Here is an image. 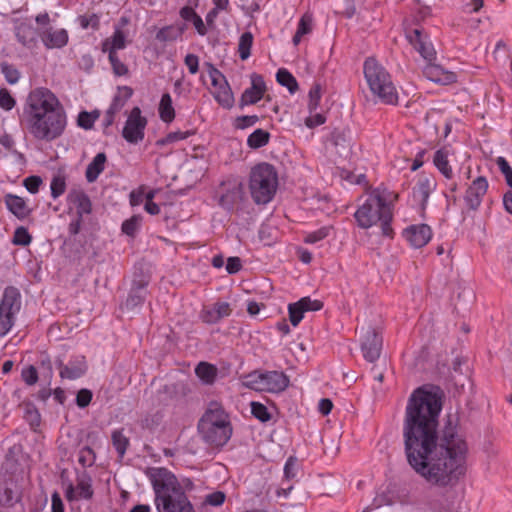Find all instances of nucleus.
I'll return each mask as SVG.
<instances>
[{
    "mask_svg": "<svg viewBox=\"0 0 512 512\" xmlns=\"http://www.w3.org/2000/svg\"><path fill=\"white\" fill-rule=\"evenodd\" d=\"M441 409L437 393L423 388L412 393L403 423L405 454L409 465L428 484L454 488L466 474L469 448L456 416L448 415L438 434Z\"/></svg>",
    "mask_w": 512,
    "mask_h": 512,
    "instance_id": "f257e3e1",
    "label": "nucleus"
},
{
    "mask_svg": "<svg viewBox=\"0 0 512 512\" xmlns=\"http://www.w3.org/2000/svg\"><path fill=\"white\" fill-rule=\"evenodd\" d=\"M24 121L29 133L37 140L59 138L67 125L66 112L59 99L47 88H36L28 95Z\"/></svg>",
    "mask_w": 512,
    "mask_h": 512,
    "instance_id": "f03ea898",
    "label": "nucleus"
},
{
    "mask_svg": "<svg viewBox=\"0 0 512 512\" xmlns=\"http://www.w3.org/2000/svg\"><path fill=\"white\" fill-rule=\"evenodd\" d=\"M149 478L155 492L158 512H195L184 489L166 468H153Z\"/></svg>",
    "mask_w": 512,
    "mask_h": 512,
    "instance_id": "7ed1b4c3",
    "label": "nucleus"
},
{
    "mask_svg": "<svg viewBox=\"0 0 512 512\" xmlns=\"http://www.w3.org/2000/svg\"><path fill=\"white\" fill-rule=\"evenodd\" d=\"M354 216L361 228L367 229L380 223L382 234L392 237L393 229L390 225L393 217L392 203L383 194H369L359 205Z\"/></svg>",
    "mask_w": 512,
    "mask_h": 512,
    "instance_id": "20e7f679",
    "label": "nucleus"
},
{
    "mask_svg": "<svg viewBox=\"0 0 512 512\" xmlns=\"http://www.w3.org/2000/svg\"><path fill=\"white\" fill-rule=\"evenodd\" d=\"M364 76L373 95L385 104L395 105L398 94L388 71L373 57L365 60Z\"/></svg>",
    "mask_w": 512,
    "mask_h": 512,
    "instance_id": "39448f33",
    "label": "nucleus"
},
{
    "mask_svg": "<svg viewBox=\"0 0 512 512\" xmlns=\"http://www.w3.org/2000/svg\"><path fill=\"white\" fill-rule=\"evenodd\" d=\"M53 198H57L62 194H51ZM68 205V213L72 217L69 225L68 232L71 236L79 234L89 215L92 212V203L86 194H64Z\"/></svg>",
    "mask_w": 512,
    "mask_h": 512,
    "instance_id": "423d86ee",
    "label": "nucleus"
},
{
    "mask_svg": "<svg viewBox=\"0 0 512 512\" xmlns=\"http://www.w3.org/2000/svg\"><path fill=\"white\" fill-rule=\"evenodd\" d=\"M251 192H276L278 188V173L269 163L262 162L251 169L249 180Z\"/></svg>",
    "mask_w": 512,
    "mask_h": 512,
    "instance_id": "0eeeda50",
    "label": "nucleus"
},
{
    "mask_svg": "<svg viewBox=\"0 0 512 512\" xmlns=\"http://www.w3.org/2000/svg\"><path fill=\"white\" fill-rule=\"evenodd\" d=\"M207 66L208 73L211 78V83L214 87L212 94L215 100L223 108H232L235 99L225 76L217 68H215L213 64L207 63Z\"/></svg>",
    "mask_w": 512,
    "mask_h": 512,
    "instance_id": "6e6552de",
    "label": "nucleus"
},
{
    "mask_svg": "<svg viewBox=\"0 0 512 512\" xmlns=\"http://www.w3.org/2000/svg\"><path fill=\"white\" fill-rule=\"evenodd\" d=\"M147 125V120L145 117L141 116V110L139 107H134L122 130L123 138L129 142L136 144L143 140L144 138V130Z\"/></svg>",
    "mask_w": 512,
    "mask_h": 512,
    "instance_id": "1a4fd4ad",
    "label": "nucleus"
},
{
    "mask_svg": "<svg viewBox=\"0 0 512 512\" xmlns=\"http://www.w3.org/2000/svg\"><path fill=\"white\" fill-rule=\"evenodd\" d=\"M202 439L212 446L225 445L232 435L230 424H198Z\"/></svg>",
    "mask_w": 512,
    "mask_h": 512,
    "instance_id": "9d476101",
    "label": "nucleus"
},
{
    "mask_svg": "<svg viewBox=\"0 0 512 512\" xmlns=\"http://www.w3.org/2000/svg\"><path fill=\"white\" fill-rule=\"evenodd\" d=\"M406 37L427 63H432L436 59V51L432 43L420 28L406 29Z\"/></svg>",
    "mask_w": 512,
    "mask_h": 512,
    "instance_id": "9b49d317",
    "label": "nucleus"
},
{
    "mask_svg": "<svg viewBox=\"0 0 512 512\" xmlns=\"http://www.w3.org/2000/svg\"><path fill=\"white\" fill-rule=\"evenodd\" d=\"M250 79L251 87L244 90L239 100V106L241 108L246 105L256 104L263 98L266 92V84L262 75L252 73Z\"/></svg>",
    "mask_w": 512,
    "mask_h": 512,
    "instance_id": "f8f14e48",
    "label": "nucleus"
},
{
    "mask_svg": "<svg viewBox=\"0 0 512 512\" xmlns=\"http://www.w3.org/2000/svg\"><path fill=\"white\" fill-rule=\"evenodd\" d=\"M323 307V303L319 300H312L310 297H303L295 303L288 306L289 320L296 327L304 317V313L308 311H318Z\"/></svg>",
    "mask_w": 512,
    "mask_h": 512,
    "instance_id": "ddd939ff",
    "label": "nucleus"
},
{
    "mask_svg": "<svg viewBox=\"0 0 512 512\" xmlns=\"http://www.w3.org/2000/svg\"><path fill=\"white\" fill-rule=\"evenodd\" d=\"M381 348L382 337L374 328H368L361 344L364 358L369 362H374L379 358Z\"/></svg>",
    "mask_w": 512,
    "mask_h": 512,
    "instance_id": "4468645a",
    "label": "nucleus"
},
{
    "mask_svg": "<svg viewBox=\"0 0 512 512\" xmlns=\"http://www.w3.org/2000/svg\"><path fill=\"white\" fill-rule=\"evenodd\" d=\"M404 236L413 247L421 248L430 241L432 231L426 224L412 225L404 230Z\"/></svg>",
    "mask_w": 512,
    "mask_h": 512,
    "instance_id": "2eb2a0df",
    "label": "nucleus"
},
{
    "mask_svg": "<svg viewBox=\"0 0 512 512\" xmlns=\"http://www.w3.org/2000/svg\"><path fill=\"white\" fill-rule=\"evenodd\" d=\"M424 76L435 83L448 85L457 81V75L454 72L445 70L440 65L427 63L423 69Z\"/></svg>",
    "mask_w": 512,
    "mask_h": 512,
    "instance_id": "dca6fc26",
    "label": "nucleus"
},
{
    "mask_svg": "<svg viewBox=\"0 0 512 512\" xmlns=\"http://www.w3.org/2000/svg\"><path fill=\"white\" fill-rule=\"evenodd\" d=\"M214 201L225 210H241L250 212V207L246 204L247 197L243 194H215Z\"/></svg>",
    "mask_w": 512,
    "mask_h": 512,
    "instance_id": "f3484780",
    "label": "nucleus"
},
{
    "mask_svg": "<svg viewBox=\"0 0 512 512\" xmlns=\"http://www.w3.org/2000/svg\"><path fill=\"white\" fill-rule=\"evenodd\" d=\"M264 392L279 393L284 391L289 385V378L279 371L263 372Z\"/></svg>",
    "mask_w": 512,
    "mask_h": 512,
    "instance_id": "a211bd4d",
    "label": "nucleus"
},
{
    "mask_svg": "<svg viewBox=\"0 0 512 512\" xmlns=\"http://www.w3.org/2000/svg\"><path fill=\"white\" fill-rule=\"evenodd\" d=\"M60 377L63 379L76 380L82 377L87 371V364L83 356L70 360L67 364L59 363Z\"/></svg>",
    "mask_w": 512,
    "mask_h": 512,
    "instance_id": "6ab92c4d",
    "label": "nucleus"
},
{
    "mask_svg": "<svg viewBox=\"0 0 512 512\" xmlns=\"http://www.w3.org/2000/svg\"><path fill=\"white\" fill-rule=\"evenodd\" d=\"M232 312L229 303L216 302L213 307L205 308L201 311L200 318L208 324H215L221 319L228 317Z\"/></svg>",
    "mask_w": 512,
    "mask_h": 512,
    "instance_id": "aec40b11",
    "label": "nucleus"
},
{
    "mask_svg": "<svg viewBox=\"0 0 512 512\" xmlns=\"http://www.w3.org/2000/svg\"><path fill=\"white\" fill-rule=\"evenodd\" d=\"M230 424L227 413L222 405L216 401L209 403L205 414L198 424Z\"/></svg>",
    "mask_w": 512,
    "mask_h": 512,
    "instance_id": "412c9836",
    "label": "nucleus"
},
{
    "mask_svg": "<svg viewBox=\"0 0 512 512\" xmlns=\"http://www.w3.org/2000/svg\"><path fill=\"white\" fill-rule=\"evenodd\" d=\"M20 308L21 295L19 290L13 286L6 287L0 302V309L16 315Z\"/></svg>",
    "mask_w": 512,
    "mask_h": 512,
    "instance_id": "4be33fe9",
    "label": "nucleus"
},
{
    "mask_svg": "<svg viewBox=\"0 0 512 512\" xmlns=\"http://www.w3.org/2000/svg\"><path fill=\"white\" fill-rule=\"evenodd\" d=\"M42 42L48 49L62 48L68 43V33L65 29L46 30L41 35Z\"/></svg>",
    "mask_w": 512,
    "mask_h": 512,
    "instance_id": "5701e85b",
    "label": "nucleus"
},
{
    "mask_svg": "<svg viewBox=\"0 0 512 512\" xmlns=\"http://www.w3.org/2000/svg\"><path fill=\"white\" fill-rule=\"evenodd\" d=\"M447 204L458 205L462 210H475L481 203L480 194H445Z\"/></svg>",
    "mask_w": 512,
    "mask_h": 512,
    "instance_id": "b1692460",
    "label": "nucleus"
},
{
    "mask_svg": "<svg viewBox=\"0 0 512 512\" xmlns=\"http://www.w3.org/2000/svg\"><path fill=\"white\" fill-rule=\"evenodd\" d=\"M38 31L33 25L22 22L16 27V38L23 46L31 48L37 42Z\"/></svg>",
    "mask_w": 512,
    "mask_h": 512,
    "instance_id": "393cba45",
    "label": "nucleus"
},
{
    "mask_svg": "<svg viewBox=\"0 0 512 512\" xmlns=\"http://www.w3.org/2000/svg\"><path fill=\"white\" fill-rule=\"evenodd\" d=\"M5 203L9 211L19 219H24L31 211L26 201L16 194H7Z\"/></svg>",
    "mask_w": 512,
    "mask_h": 512,
    "instance_id": "a878e982",
    "label": "nucleus"
},
{
    "mask_svg": "<svg viewBox=\"0 0 512 512\" xmlns=\"http://www.w3.org/2000/svg\"><path fill=\"white\" fill-rule=\"evenodd\" d=\"M20 500V495L16 485L12 482H3L0 484V505L12 507Z\"/></svg>",
    "mask_w": 512,
    "mask_h": 512,
    "instance_id": "bb28decb",
    "label": "nucleus"
},
{
    "mask_svg": "<svg viewBox=\"0 0 512 512\" xmlns=\"http://www.w3.org/2000/svg\"><path fill=\"white\" fill-rule=\"evenodd\" d=\"M331 141L336 151L341 156H347L350 152V137L346 130L334 129L331 133Z\"/></svg>",
    "mask_w": 512,
    "mask_h": 512,
    "instance_id": "cd10ccee",
    "label": "nucleus"
},
{
    "mask_svg": "<svg viewBox=\"0 0 512 512\" xmlns=\"http://www.w3.org/2000/svg\"><path fill=\"white\" fill-rule=\"evenodd\" d=\"M126 46V37L120 28H116L113 35L102 43V52L116 53L117 50L124 49Z\"/></svg>",
    "mask_w": 512,
    "mask_h": 512,
    "instance_id": "c85d7f7f",
    "label": "nucleus"
},
{
    "mask_svg": "<svg viewBox=\"0 0 512 512\" xmlns=\"http://www.w3.org/2000/svg\"><path fill=\"white\" fill-rule=\"evenodd\" d=\"M106 160V154L100 152L88 164L85 174L88 182H94L97 179L99 174L104 170Z\"/></svg>",
    "mask_w": 512,
    "mask_h": 512,
    "instance_id": "c756f323",
    "label": "nucleus"
},
{
    "mask_svg": "<svg viewBox=\"0 0 512 512\" xmlns=\"http://www.w3.org/2000/svg\"><path fill=\"white\" fill-rule=\"evenodd\" d=\"M133 95V89L129 86L118 87V94L113 97V100L107 111L117 114L125 105L128 99Z\"/></svg>",
    "mask_w": 512,
    "mask_h": 512,
    "instance_id": "7c9ffc66",
    "label": "nucleus"
},
{
    "mask_svg": "<svg viewBox=\"0 0 512 512\" xmlns=\"http://www.w3.org/2000/svg\"><path fill=\"white\" fill-rule=\"evenodd\" d=\"M195 373L204 384L211 385L217 378L218 370L210 363L200 362L195 368Z\"/></svg>",
    "mask_w": 512,
    "mask_h": 512,
    "instance_id": "2f4dec72",
    "label": "nucleus"
},
{
    "mask_svg": "<svg viewBox=\"0 0 512 512\" xmlns=\"http://www.w3.org/2000/svg\"><path fill=\"white\" fill-rule=\"evenodd\" d=\"M159 116L163 122L170 123L175 118V110L169 93H164L159 103Z\"/></svg>",
    "mask_w": 512,
    "mask_h": 512,
    "instance_id": "473e14b6",
    "label": "nucleus"
},
{
    "mask_svg": "<svg viewBox=\"0 0 512 512\" xmlns=\"http://www.w3.org/2000/svg\"><path fill=\"white\" fill-rule=\"evenodd\" d=\"M433 163L437 169L448 179L452 178V168L448 161V152L444 149H439L435 152Z\"/></svg>",
    "mask_w": 512,
    "mask_h": 512,
    "instance_id": "72a5a7b5",
    "label": "nucleus"
},
{
    "mask_svg": "<svg viewBox=\"0 0 512 512\" xmlns=\"http://www.w3.org/2000/svg\"><path fill=\"white\" fill-rule=\"evenodd\" d=\"M185 29V24H182L180 26L171 25L163 27L157 32L156 39L161 42L174 41L184 33Z\"/></svg>",
    "mask_w": 512,
    "mask_h": 512,
    "instance_id": "f704fd0d",
    "label": "nucleus"
},
{
    "mask_svg": "<svg viewBox=\"0 0 512 512\" xmlns=\"http://www.w3.org/2000/svg\"><path fill=\"white\" fill-rule=\"evenodd\" d=\"M276 80L281 86L286 87L291 94L296 93L299 89L296 78L285 68H280L277 71Z\"/></svg>",
    "mask_w": 512,
    "mask_h": 512,
    "instance_id": "c9c22d12",
    "label": "nucleus"
},
{
    "mask_svg": "<svg viewBox=\"0 0 512 512\" xmlns=\"http://www.w3.org/2000/svg\"><path fill=\"white\" fill-rule=\"evenodd\" d=\"M270 140V133L263 129H256L247 138V145L252 149L266 146Z\"/></svg>",
    "mask_w": 512,
    "mask_h": 512,
    "instance_id": "e433bc0d",
    "label": "nucleus"
},
{
    "mask_svg": "<svg viewBox=\"0 0 512 512\" xmlns=\"http://www.w3.org/2000/svg\"><path fill=\"white\" fill-rule=\"evenodd\" d=\"M111 439L119 457L123 458L130 444L129 439L123 433V429L114 430L112 432Z\"/></svg>",
    "mask_w": 512,
    "mask_h": 512,
    "instance_id": "4c0bfd02",
    "label": "nucleus"
},
{
    "mask_svg": "<svg viewBox=\"0 0 512 512\" xmlns=\"http://www.w3.org/2000/svg\"><path fill=\"white\" fill-rule=\"evenodd\" d=\"M145 297V293H140L131 289L126 301L121 305V309L126 311H134L137 307H140L144 303Z\"/></svg>",
    "mask_w": 512,
    "mask_h": 512,
    "instance_id": "58836bf2",
    "label": "nucleus"
},
{
    "mask_svg": "<svg viewBox=\"0 0 512 512\" xmlns=\"http://www.w3.org/2000/svg\"><path fill=\"white\" fill-rule=\"evenodd\" d=\"M253 35L251 32H244L239 39L238 52L241 60H246L251 55Z\"/></svg>",
    "mask_w": 512,
    "mask_h": 512,
    "instance_id": "ea45409f",
    "label": "nucleus"
},
{
    "mask_svg": "<svg viewBox=\"0 0 512 512\" xmlns=\"http://www.w3.org/2000/svg\"><path fill=\"white\" fill-rule=\"evenodd\" d=\"M244 386L255 391H263V372L253 371L244 376Z\"/></svg>",
    "mask_w": 512,
    "mask_h": 512,
    "instance_id": "a19ab883",
    "label": "nucleus"
},
{
    "mask_svg": "<svg viewBox=\"0 0 512 512\" xmlns=\"http://www.w3.org/2000/svg\"><path fill=\"white\" fill-rule=\"evenodd\" d=\"M0 71L10 85L16 84L20 79V72L13 64L2 62Z\"/></svg>",
    "mask_w": 512,
    "mask_h": 512,
    "instance_id": "79ce46f5",
    "label": "nucleus"
},
{
    "mask_svg": "<svg viewBox=\"0 0 512 512\" xmlns=\"http://www.w3.org/2000/svg\"><path fill=\"white\" fill-rule=\"evenodd\" d=\"M322 92V86L320 83H314L312 87L310 88V91L308 93L309 102H308V109L312 113L316 111L319 107V103L321 100V94Z\"/></svg>",
    "mask_w": 512,
    "mask_h": 512,
    "instance_id": "37998d69",
    "label": "nucleus"
},
{
    "mask_svg": "<svg viewBox=\"0 0 512 512\" xmlns=\"http://www.w3.org/2000/svg\"><path fill=\"white\" fill-rule=\"evenodd\" d=\"M98 117H99L98 111H93V112L82 111L78 114L77 124L81 128H83L85 130H89L93 127L94 122L97 120Z\"/></svg>",
    "mask_w": 512,
    "mask_h": 512,
    "instance_id": "c03bdc74",
    "label": "nucleus"
},
{
    "mask_svg": "<svg viewBox=\"0 0 512 512\" xmlns=\"http://www.w3.org/2000/svg\"><path fill=\"white\" fill-rule=\"evenodd\" d=\"M226 500V494L223 491H213L205 495L203 499V506L220 507Z\"/></svg>",
    "mask_w": 512,
    "mask_h": 512,
    "instance_id": "a18cd8bd",
    "label": "nucleus"
},
{
    "mask_svg": "<svg viewBox=\"0 0 512 512\" xmlns=\"http://www.w3.org/2000/svg\"><path fill=\"white\" fill-rule=\"evenodd\" d=\"M76 489L78 492V497L83 499H90L93 495L90 477L83 476L82 478L78 479Z\"/></svg>",
    "mask_w": 512,
    "mask_h": 512,
    "instance_id": "49530a36",
    "label": "nucleus"
},
{
    "mask_svg": "<svg viewBox=\"0 0 512 512\" xmlns=\"http://www.w3.org/2000/svg\"><path fill=\"white\" fill-rule=\"evenodd\" d=\"M142 222L141 215H133L131 218L125 220L122 224V231L128 236H133L139 229Z\"/></svg>",
    "mask_w": 512,
    "mask_h": 512,
    "instance_id": "de8ad7c7",
    "label": "nucleus"
},
{
    "mask_svg": "<svg viewBox=\"0 0 512 512\" xmlns=\"http://www.w3.org/2000/svg\"><path fill=\"white\" fill-rule=\"evenodd\" d=\"M15 315L0 309V336H5L14 325Z\"/></svg>",
    "mask_w": 512,
    "mask_h": 512,
    "instance_id": "09e8293b",
    "label": "nucleus"
},
{
    "mask_svg": "<svg viewBox=\"0 0 512 512\" xmlns=\"http://www.w3.org/2000/svg\"><path fill=\"white\" fill-rule=\"evenodd\" d=\"M109 62L112 66L113 73L116 76H124L128 73V67L120 61V59L117 56V53H113L110 51L108 53Z\"/></svg>",
    "mask_w": 512,
    "mask_h": 512,
    "instance_id": "8fccbe9b",
    "label": "nucleus"
},
{
    "mask_svg": "<svg viewBox=\"0 0 512 512\" xmlns=\"http://www.w3.org/2000/svg\"><path fill=\"white\" fill-rule=\"evenodd\" d=\"M66 189V175L63 171H57L50 183V192H64Z\"/></svg>",
    "mask_w": 512,
    "mask_h": 512,
    "instance_id": "3c124183",
    "label": "nucleus"
},
{
    "mask_svg": "<svg viewBox=\"0 0 512 512\" xmlns=\"http://www.w3.org/2000/svg\"><path fill=\"white\" fill-rule=\"evenodd\" d=\"M192 133L190 131H174L168 133L164 138L157 141V145H166L188 138Z\"/></svg>",
    "mask_w": 512,
    "mask_h": 512,
    "instance_id": "603ef678",
    "label": "nucleus"
},
{
    "mask_svg": "<svg viewBox=\"0 0 512 512\" xmlns=\"http://www.w3.org/2000/svg\"><path fill=\"white\" fill-rule=\"evenodd\" d=\"M496 164L503 174L506 184L512 189V167L508 163V161L500 156L496 159Z\"/></svg>",
    "mask_w": 512,
    "mask_h": 512,
    "instance_id": "864d4df0",
    "label": "nucleus"
},
{
    "mask_svg": "<svg viewBox=\"0 0 512 512\" xmlns=\"http://www.w3.org/2000/svg\"><path fill=\"white\" fill-rule=\"evenodd\" d=\"M244 197L248 198V201L246 204L250 207V210L253 208L251 207V202L258 206H264L272 201L274 194H243Z\"/></svg>",
    "mask_w": 512,
    "mask_h": 512,
    "instance_id": "5fc2aeb1",
    "label": "nucleus"
},
{
    "mask_svg": "<svg viewBox=\"0 0 512 512\" xmlns=\"http://www.w3.org/2000/svg\"><path fill=\"white\" fill-rule=\"evenodd\" d=\"M251 412L252 415L259 419L261 422H267L271 418L267 407L259 402L251 403Z\"/></svg>",
    "mask_w": 512,
    "mask_h": 512,
    "instance_id": "6e6d98bb",
    "label": "nucleus"
},
{
    "mask_svg": "<svg viewBox=\"0 0 512 512\" xmlns=\"http://www.w3.org/2000/svg\"><path fill=\"white\" fill-rule=\"evenodd\" d=\"M313 25V17L309 13H305L299 20L296 32L299 35H307L311 33Z\"/></svg>",
    "mask_w": 512,
    "mask_h": 512,
    "instance_id": "4d7b16f0",
    "label": "nucleus"
},
{
    "mask_svg": "<svg viewBox=\"0 0 512 512\" xmlns=\"http://www.w3.org/2000/svg\"><path fill=\"white\" fill-rule=\"evenodd\" d=\"M259 121V117L257 115H243L238 116L235 119L234 127L236 129H246L248 127H251L255 125Z\"/></svg>",
    "mask_w": 512,
    "mask_h": 512,
    "instance_id": "13d9d810",
    "label": "nucleus"
},
{
    "mask_svg": "<svg viewBox=\"0 0 512 512\" xmlns=\"http://www.w3.org/2000/svg\"><path fill=\"white\" fill-rule=\"evenodd\" d=\"M31 236L25 227H18L13 236V243L15 245L26 246L31 242Z\"/></svg>",
    "mask_w": 512,
    "mask_h": 512,
    "instance_id": "bf43d9fd",
    "label": "nucleus"
},
{
    "mask_svg": "<svg viewBox=\"0 0 512 512\" xmlns=\"http://www.w3.org/2000/svg\"><path fill=\"white\" fill-rule=\"evenodd\" d=\"M79 463L82 464V466H92L95 462V453L92 448L86 446L80 450L79 453Z\"/></svg>",
    "mask_w": 512,
    "mask_h": 512,
    "instance_id": "052dcab7",
    "label": "nucleus"
},
{
    "mask_svg": "<svg viewBox=\"0 0 512 512\" xmlns=\"http://www.w3.org/2000/svg\"><path fill=\"white\" fill-rule=\"evenodd\" d=\"M330 228L329 227H322L318 229L317 231L311 232L306 235L304 241L308 244H314L317 243L324 238H326L329 235Z\"/></svg>",
    "mask_w": 512,
    "mask_h": 512,
    "instance_id": "680f3d73",
    "label": "nucleus"
},
{
    "mask_svg": "<svg viewBox=\"0 0 512 512\" xmlns=\"http://www.w3.org/2000/svg\"><path fill=\"white\" fill-rule=\"evenodd\" d=\"M15 99L11 96L10 92L3 88L0 90V107L4 110H11L15 106Z\"/></svg>",
    "mask_w": 512,
    "mask_h": 512,
    "instance_id": "e2e57ef3",
    "label": "nucleus"
},
{
    "mask_svg": "<svg viewBox=\"0 0 512 512\" xmlns=\"http://www.w3.org/2000/svg\"><path fill=\"white\" fill-rule=\"evenodd\" d=\"M22 184L28 192H38V189L42 184V179L40 176L32 175L25 178Z\"/></svg>",
    "mask_w": 512,
    "mask_h": 512,
    "instance_id": "0e129e2a",
    "label": "nucleus"
},
{
    "mask_svg": "<svg viewBox=\"0 0 512 512\" xmlns=\"http://www.w3.org/2000/svg\"><path fill=\"white\" fill-rule=\"evenodd\" d=\"M92 392L88 389H81L76 395V404L80 408L87 407L92 400Z\"/></svg>",
    "mask_w": 512,
    "mask_h": 512,
    "instance_id": "69168bd1",
    "label": "nucleus"
},
{
    "mask_svg": "<svg viewBox=\"0 0 512 512\" xmlns=\"http://www.w3.org/2000/svg\"><path fill=\"white\" fill-rule=\"evenodd\" d=\"M488 181L485 177L479 176L469 186L468 192H487Z\"/></svg>",
    "mask_w": 512,
    "mask_h": 512,
    "instance_id": "338daca9",
    "label": "nucleus"
},
{
    "mask_svg": "<svg viewBox=\"0 0 512 512\" xmlns=\"http://www.w3.org/2000/svg\"><path fill=\"white\" fill-rule=\"evenodd\" d=\"M155 194H145L144 209L151 215H158L160 213V205L153 201Z\"/></svg>",
    "mask_w": 512,
    "mask_h": 512,
    "instance_id": "774afa93",
    "label": "nucleus"
}]
</instances>
